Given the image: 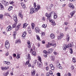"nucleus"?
<instances>
[{
    "instance_id": "obj_1",
    "label": "nucleus",
    "mask_w": 76,
    "mask_h": 76,
    "mask_svg": "<svg viewBox=\"0 0 76 76\" xmlns=\"http://www.w3.org/2000/svg\"><path fill=\"white\" fill-rule=\"evenodd\" d=\"M41 7L39 5L37 6V8H31L30 9V13L31 14H33V13H35L37 12L38 10H39Z\"/></svg>"
},
{
    "instance_id": "obj_2",
    "label": "nucleus",
    "mask_w": 76,
    "mask_h": 76,
    "mask_svg": "<svg viewBox=\"0 0 76 76\" xmlns=\"http://www.w3.org/2000/svg\"><path fill=\"white\" fill-rule=\"evenodd\" d=\"M54 41L53 40L52 42H51L50 43V42H48V44L46 45V48H50L51 45H53V44H54Z\"/></svg>"
},
{
    "instance_id": "obj_3",
    "label": "nucleus",
    "mask_w": 76,
    "mask_h": 76,
    "mask_svg": "<svg viewBox=\"0 0 76 76\" xmlns=\"http://www.w3.org/2000/svg\"><path fill=\"white\" fill-rule=\"evenodd\" d=\"M52 15H53V14L52 13V12H51L49 13V15L48 13L45 14V15L46 17H48L47 19H51V16H52Z\"/></svg>"
},
{
    "instance_id": "obj_4",
    "label": "nucleus",
    "mask_w": 76,
    "mask_h": 76,
    "mask_svg": "<svg viewBox=\"0 0 76 76\" xmlns=\"http://www.w3.org/2000/svg\"><path fill=\"white\" fill-rule=\"evenodd\" d=\"M5 47L7 49H9L10 47V43L8 41H6L5 43Z\"/></svg>"
},
{
    "instance_id": "obj_5",
    "label": "nucleus",
    "mask_w": 76,
    "mask_h": 76,
    "mask_svg": "<svg viewBox=\"0 0 76 76\" xmlns=\"http://www.w3.org/2000/svg\"><path fill=\"white\" fill-rule=\"evenodd\" d=\"M28 60L26 63V66L28 65V64L29 63V60H31V56H30V54H28Z\"/></svg>"
},
{
    "instance_id": "obj_6",
    "label": "nucleus",
    "mask_w": 76,
    "mask_h": 76,
    "mask_svg": "<svg viewBox=\"0 0 76 76\" xmlns=\"http://www.w3.org/2000/svg\"><path fill=\"white\" fill-rule=\"evenodd\" d=\"M30 52L31 53H32V54L35 56L37 54V53H36V51L35 50H34L33 49H31L30 50Z\"/></svg>"
},
{
    "instance_id": "obj_7",
    "label": "nucleus",
    "mask_w": 76,
    "mask_h": 76,
    "mask_svg": "<svg viewBox=\"0 0 76 76\" xmlns=\"http://www.w3.org/2000/svg\"><path fill=\"white\" fill-rule=\"evenodd\" d=\"M1 3L3 4H4L5 6H7L9 5V3L6 1L3 0L1 1Z\"/></svg>"
},
{
    "instance_id": "obj_8",
    "label": "nucleus",
    "mask_w": 76,
    "mask_h": 76,
    "mask_svg": "<svg viewBox=\"0 0 76 76\" xmlns=\"http://www.w3.org/2000/svg\"><path fill=\"white\" fill-rule=\"evenodd\" d=\"M56 67L58 68H59V69H62V67H61V66L60 64V63L59 62H58L56 64Z\"/></svg>"
},
{
    "instance_id": "obj_9",
    "label": "nucleus",
    "mask_w": 76,
    "mask_h": 76,
    "mask_svg": "<svg viewBox=\"0 0 76 76\" xmlns=\"http://www.w3.org/2000/svg\"><path fill=\"white\" fill-rule=\"evenodd\" d=\"M1 69L2 70H8L9 69V66H5V67H1Z\"/></svg>"
},
{
    "instance_id": "obj_10",
    "label": "nucleus",
    "mask_w": 76,
    "mask_h": 76,
    "mask_svg": "<svg viewBox=\"0 0 76 76\" xmlns=\"http://www.w3.org/2000/svg\"><path fill=\"white\" fill-rule=\"evenodd\" d=\"M12 29V27H11V26H8L6 28V31H10Z\"/></svg>"
},
{
    "instance_id": "obj_11",
    "label": "nucleus",
    "mask_w": 76,
    "mask_h": 76,
    "mask_svg": "<svg viewBox=\"0 0 76 76\" xmlns=\"http://www.w3.org/2000/svg\"><path fill=\"white\" fill-rule=\"evenodd\" d=\"M38 66L39 67H42V62H38Z\"/></svg>"
},
{
    "instance_id": "obj_12",
    "label": "nucleus",
    "mask_w": 76,
    "mask_h": 76,
    "mask_svg": "<svg viewBox=\"0 0 76 76\" xmlns=\"http://www.w3.org/2000/svg\"><path fill=\"white\" fill-rule=\"evenodd\" d=\"M35 31L36 32H37V34L39 33L40 32V30H39V28L38 27H36L35 28Z\"/></svg>"
},
{
    "instance_id": "obj_13",
    "label": "nucleus",
    "mask_w": 76,
    "mask_h": 76,
    "mask_svg": "<svg viewBox=\"0 0 76 76\" xmlns=\"http://www.w3.org/2000/svg\"><path fill=\"white\" fill-rule=\"evenodd\" d=\"M68 47V45L64 44L63 47V49L64 50H66V48Z\"/></svg>"
},
{
    "instance_id": "obj_14",
    "label": "nucleus",
    "mask_w": 76,
    "mask_h": 76,
    "mask_svg": "<svg viewBox=\"0 0 76 76\" xmlns=\"http://www.w3.org/2000/svg\"><path fill=\"white\" fill-rule=\"evenodd\" d=\"M26 35V31H25L23 32V34L22 38L23 39H24L25 38V36Z\"/></svg>"
},
{
    "instance_id": "obj_15",
    "label": "nucleus",
    "mask_w": 76,
    "mask_h": 76,
    "mask_svg": "<svg viewBox=\"0 0 76 76\" xmlns=\"http://www.w3.org/2000/svg\"><path fill=\"white\" fill-rule=\"evenodd\" d=\"M50 37L51 38V39H54V38H55L56 36L55 35V34H54L52 33L50 35Z\"/></svg>"
},
{
    "instance_id": "obj_16",
    "label": "nucleus",
    "mask_w": 76,
    "mask_h": 76,
    "mask_svg": "<svg viewBox=\"0 0 76 76\" xmlns=\"http://www.w3.org/2000/svg\"><path fill=\"white\" fill-rule=\"evenodd\" d=\"M22 12V11L20 10L19 12V13L18 14V16L19 17H20L21 18V19H22V18H23V15L21 13Z\"/></svg>"
},
{
    "instance_id": "obj_17",
    "label": "nucleus",
    "mask_w": 76,
    "mask_h": 76,
    "mask_svg": "<svg viewBox=\"0 0 76 76\" xmlns=\"http://www.w3.org/2000/svg\"><path fill=\"white\" fill-rule=\"evenodd\" d=\"M51 17H50V19H49V21L50 22H51L53 24V25H56V23H55V21L53 20H51Z\"/></svg>"
},
{
    "instance_id": "obj_18",
    "label": "nucleus",
    "mask_w": 76,
    "mask_h": 76,
    "mask_svg": "<svg viewBox=\"0 0 76 76\" xmlns=\"http://www.w3.org/2000/svg\"><path fill=\"white\" fill-rule=\"evenodd\" d=\"M66 39L67 41L69 42V40H70V36H69V34H67L66 35Z\"/></svg>"
},
{
    "instance_id": "obj_19",
    "label": "nucleus",
    "mask_w": 76,
    "mask_h": 76,
    "mask_svg": "<svg viewBox=\"0 0 76 76\" xmlns=\"http://www.w3.org/2000/svg\"><path fill=\"white\" fill-rule=\"evenodd\" d=\"M27 44L28 45V47L29 48H31V42H30V41L29 40L27 41Z\"/></svg>"
},
{
    "instance_id": "obj_20",
    "label": "nucleus",
    "mask_w": 76,
    "mask_h": 76,
    "mask_svg": "<svg viewBox=\"0 0 76 76\" xmlns=\"http://www.w3.org/2000/svg\"><path fill=\"white\" fill-rule=\"evenodd\" d=\"M68 6L69 7H72V9H74L75 8V7H74V5H73V4L71 3H69L68 5Z\"/></svg>"
},
{
    "instance_id": "obj_21",
    "label": "nucleus",
    "mask_w": 76,
    "mask_h": 76,
    "mask_svg": "<svg viewBox=\"0 0 76 76\" xmlns=\"http://www.w3.org/2000/svg\"><path fill=\"white\" fill-rule=\"evenodd\" d=\"M75 11H73L70 13V15H71L72 18L74 14L75 13Z\"/></svg>"
},
{
    "instance_id": "obj_22",
    "label": "nucleus",
    "mask_w": 76,
    "mask_h": 76,
    "mask_svg": "<svg viewBox=\"0 0 76 76\" xmlns=\"http://www.w3.org/2000/svg\"><path fill=\"white\" fill-rule=\"evenodd\" d=\"M74 46V45L73 43H71L70 44H69L68 45V47H73Z\"/></svg>"
},
{
    "instance_id": "obj_23",
    "label": "nucleus",
    "mask_w": 76,
    "mask_h": 76,
    "mask_svg": "<svg viewBox=\"0 0 76 76\" xmlns=\"http://www.w3.org/2000/svg\"><path fill=\"white\" fill-rule=\"evenodd\" d=\"M4 63L5 64H7V65H10V62L9 61H4Z\"/></svg>"
},
{
    "instance_id": "obj_24",
    "label": "nucleus",
    "mask_w": 76,
    "mask_h": 76,
    "mask_svg": "<svg viewBox=\"0 0 76 76\" xmlns=\"http://www.w3.org/2000/svg\"><path fill=\"white\" fill-rule=\"evenodd\" d=\"M0 10H4V6L3 5H2L1 4H0Z\"/></svg>"
},
{
    "instance_id": "obj_25",
    "label": "nucleus",
    "mask_w": 76,
    "mask_h": 76,
    "mask_svg": "<svg viewBox=\"0 0 76 76\" xmlns=\"http://www.w3.org/2000/svg\"><path fill=\"white\" fill-rule=\"evenodd\" d=\"M15 43H16V44H20V43H21L20 40V39L16 40Z\"/></svg>"
},
{
    "instance_id": "obj_26",
    "label": "nucleus",
    "mask_w": 76,
    "mask_h": 76,
    "mask_svg": "<svg viewBox=\"0 0 76 76\" xmlns=\"http://www.w3.org/2000/svg\"><path fill=\"white\" fill-rule=\"evenodd\" d=\"M35 71H32L31 72V75L32 76H34L35 75Z\"/></svg>"
},
{
    "instance_id": "obj_27",
    "label": "nucleus",
    "mask_w": 76,
    "mask_h": 76,
    "mask_svg": "<svg viewBox=\"0 0 76 76\" xmlns=\"http://www.w3.org/2000/svg\"><path fill=\"white\" fill-rule=\"evenodd\" d=\"M31 26H32V29H34V27H35V24L34 23H32L31 24Z\"/></svg>"
},
{
    "instance_id": "obj_28",
    "label": "nucleus",
    "mask_w": 76,
    "mask_h": 76,
    "mask_svg": "<svg viewBox=\"0 0 76 76\" xmlns=\"http://www.w3.org/2000/svg\"><path fill=\"white\" fill-rule=\"evenodd\" d=\"M16 25H17V23L16 22L15 23L12 25L13 28H15L16 26Z\"/></svg>"
},
{
    "instance_id": "obj_29",
    "label": "nucleus",
    "mask_w": 76,
    "mask_h": 76,
    "mask_svg": "<svg viewBox=\"0 0 76 76\" xmlns=\"http://www.w3.org/2000/svg\"><path fill=\"white\" fill-rule=\"evenodd\" d=\"M37 58L38 60H39V62H41V57L39 56H37Z\"/></svg>"
},
{
    "instance_id": "obj_30",
    "label": "nucleus",
    "mask_w": 76,
    "mask_h": 76,
    "mask_svg": "<svg viewBox=\"0 0 76 76\" xmlns=\"http://www.w3.org/2000/svg\"><path fill=\"white\" fill-rule=\"evenodd\" d=\"M13 19L15 22H16L17 21V16H15L13 17Z\"/></svg>"
},
{
    "instance_id": "obj_31",
    "label": "nucleus",
    "mask_w": 76,
    "mask_h": 76,
    "mask_svg": "<svg viewBox=\"0 0 76 76\" xmlns=\"http://www.w3.org/2000/svg\"><path fill=\"white\" fill-rule=\"evenodd\" d=\"M57 14H56V13H54V19H56L57 18Z\"/></svg>"
},
{
    "instance_id": "obj_32",
    "label": "nucleus",
    "mask_w": 76,
    "mask_h": 76,
    "mask_svg": "<svg viewBox=\"0 0 76 76\" xmlns=\"http://www.w3.org/2000/svg\"><path fill=\"white\" fill-rule=\"evenodd\" d=\"M72 61L74 62V63H76V58L75 57H73L72 58Z\"/></svg>"
},
{
    "instance_id": "obj_33",
    "label": "nucleus",
    "mask_w": 76,
    "mask_h": 76,
    "mask_svg": "<svg viewBox=\"0 0 76 76\" xmlns=\"http://www.w3.org/2000/svg\"><path fill=\"white\" fill-rule=\"evenodd\" d=\"M21 6L23 7V8H25V4L24 3H21Z\"/></svg>"
},
{
    "instance_id": "obj_34",
    "label": "nucleus",
    "mask_w": 76,
    "mask_h": 76,
    "mask_svg": "<svg viewBox=\"0 0 76 76\" xmlns=\"http://www.w3.org/2000/svg\"><path fill=\"white\" fill-rule=\"evenodd\" d=\"M27 24L26 23H24L23 24V28H26V26H27Z\"/></svg>"
},
{
    "instance_id": "obj_35",
    "label": "nucleus",
    "mask_w": 76,
    "mask_h": 76,
    "mask_svg": "<svg viewBox=\"0 0 76 76\" xmlns=\"http://www.w3.org/2000/svg\"><path fill=\"white\" fill-rule=\"evenodd\" d=\"M36 36L38 40V41H40V38L39 37V36L38 35H36Z\"/></svg>"
},
{
    "instance_id": "obj_36",
    "label": "nucleus",
    "mask_w": 76,
    "mask_h": 76,
    "mask_svg": "<svg viewBox=\"0 0 76 76\" xmlns=\"http://www.w3.org/2000/svg\"><path fill=\"white\" fill-rule=\"evenodd\" d=\"M50 59H51V60L52 61H54V60H55V59H54V57L53 56H51Z\"/></svg>"
},
{
    "instance_id": "obj_37",
    "label": "nucleus",
    "mask_w": 76,
    "mask_h": 76,
    "mask_svg": "<svg viewBox=\"0 0 76 76\" xmlns=\"http://www.w3.org/2000/svg\"><path fill=\"white\" fill-rule=\"evenodd\" d=\"M46 27H47V24H44L42 25V28H46Z\"/></svg>"
},
{
    "instance_id": "obj_38",
    "label": "nucleus",
    "mask_w": 76,
    "mask_h": 76,
    "mask_svg": "<svg viewBox=\"0 0 76 76\" xmlns=\"http://www.w3.org/2000/svg\"><path fill=\"white\" fill-rule=\"evenodd\" d=\"M3 15L2 14L0 15V19H3Z\"/></svg>"
},
{
    "instance_id": "obj_39",
    "label": "nucleus",
    "mask_w": 76,
    "mask_h": 76,
    "mask_svg": "<svg viewBox=\"0 0 76 76\" xmlns=\"http://www.w3.org/2000/svg\"><path fill=\"white\" fill-rule=\"evenodd\" d=\"M69 50H70V54L73 53V50H72V48H70Z\"/></svg>"
},
{
    "instance_id": "obj_40",
    "label": "nucleus",
    "mask_w": 76,
    "mask_h": 76,
    "mask_svg": "<svg viewBox=\"0 0 76 76\" xmlns=\"http://www.w3.org/2000/svg\"><path fill=\"white\" fill-rule=\"evenodd\" d=\"M5 16H9V17H10V14H9L8 13H6L5 14Z\"/></svg>"
},
{
    "instance_id": "obj_41",
    "label": "nucleus",
    "mask_w": 76,
    "mask_h": 76,
    "mask_svg": "<svg viewBox=\"0 0 76 76\" xmlns=\"http://www.w3.org/2000/svg\"><path fill=\"white\" fill-rule=\"evenodd\" d=\"M48 51L49 53H51V52L53 51V49L51 48H50L49 50Z\"/></svg>"
},
{
    "instance_id": "obj_42",
    "label": "nucleus",
    "mask_w": 76,
    "mask_h": 76,
    "mask_svg": "<svg viewBox=\"0 0 76 76\" xmlns=\"http://www.w3.org/2000/svg\"><path fill=\"white\" fill-rule=\"evenodd\" d=\"M70 68L72 70H74V69H75V67L73 65H72L71 66Z\"/></svg>"
},
{
    "instance_id": "obj_43",
    "label": "nucleus",
    "mask_w": 76,
    "mask_h": 76,
    "mask_svg": "<svg viewBox=\"0 0 76 76\" xmlns=\"http://www.w3.org/2000/svg\"><path fill=\"white\" fill-rule=\"evenodd\" d=\"M20 55L19 53H17V58H20Z\"/></svg>"
},
{
    "instance_id": "obj_44",
    "label": "nucleus",
    "mask_w": 76,
    "mask_h": 76,
    "mask_svg": "<svg viewBox=\"0 0 76 76\" xmlns=\"http://www.w3.org/2000/svg\"><path fill=\"white\" fill-rule=\"evenodd\" d=\"M49 74L51 76H52L53 75V72H52V71L50 70L49 72Z\"/></svg>"
},
{
    "instance_id": "obj_45",
    "label": "nucleus",
    "mask_w": 76,
    "mask_h": 76,
    "mask_svg": "<svg viewBox=\"0 0 76 76\" xmlns=\"http://www.w3.org/2000/svg\"><path fill=\"white\" fill-rule=\"evenodd\" d=\"M56 44H53L52 45H51V46H53L54 48H56Z\"/></svg>"
},
{
    "instance_id": "obj_46",
    "label": "nucleus",
    "mask_w": 76,
    "mask_h": 76,
    "mask_svg": "<svg viewBox=\"0 0 76 76\" xmlns=\"http://www.w3.org/2000/svg\"><path fill=\"white\" fill-rule=\"evenodd\" d=\"M62 38L60 36H59L58 37V40H59V39H61Z\"/></svg>"
},
{
    "instance_id": "obj_47",
    "label": "nucleus",
    "mask_w": 76,
    "mask_h": 76,
    "mask_svg": "<svg viewBox=\"0 0 76 76\" xmlns=\"http://www.w3.org/2000/svg\"><path fill=\"white\" fill-rule=\"evenodd\" d=\"M9 74V72H7L5 74V76H7Z\"/></svg>"
},
{
    "instance_id": "obj_48",
    "label": "nucleus",
    "mask_w": 76,
    "mask_h": 76,
    "mask_svg": "<svg viewBox=\"0 0 76 76\" xmlns=\"http://www.w3.org/2000/svg\"><path fill=\"white\" fill-rule=\"evenodd\" d=\"M14 3V2H13V1H10V4H13Z\"/></svg>"
},
{
    "instance_id": "obj_49",
    "label": "nucleus",
    "mask_w": 76,
    "mask_h": 76,
    "mask_svg": "<svg viewBox=\"0 0 76 76\" xmlns=\"http://www.w3.org/2000/svg\"><path fill=\"white\" fill-rule=\"evenodd\" d=\"M13 33L14 34H13V36H16V32L15 31H14Z\"/></svg>"
},
{
    "instance_id": "obj_50",
    "label": "nucleus",
    "mask_w": 76,
    "mask_h": 76,
    "mask_svg": "<svg viewBox=\"0 0 76 76\" xmlns=\"http://www.w3.org/2000/svg\"><path fill=\"white\" fill-rule=\"evenodd\" d=\"M36 6H37V5H36V3L34 2V7L35 8V7H36Z\"/></svg>"
},
{
    "instance_id": "obj_51",
    "label": "nucleus",
    "mask_w": 76,
    "mask_h": 76,
    "mask_svg": "<svg viewBox=\"0 0 76 76\" xmlns=\"http://www.w3.org/2000/svg\"><path fill=\"white\" fill-rule=\"evenodd\" d=\"M53 54H54V55H57V54L58 53L54 51L53 52Z\"/></svg>"
},
{
    "instance_id": "obj_52",
    "label": "nucleus",
    "mask_w": 76,
    "mask_h": 76,
    "mask_svg": "<svg viewBox=\"0 0 76 76\" xmlns=\"http://www.w3.org/2000/svg\"><path fill=\"white\" fill-rule=\"evenodd\" d=\"M42 37L43 36H44V35H45V33L44 32H42Z\"/></svg>"
},
{
    "instance_id": "obj_53",
    "label": "nucleus",
    "mask_w": 76,
    "mask_h": 76,
    "mask_svg": "<svg viewBox=\"0 0 76 76\" xmlns=\"http://www.w3.org/2000/svg\"><path fill=\"white\" fill-rule=\"evenodd\" d=\"M31 49H32L33 51H35V46H33Z\"/></svg>"
},
{
    "instance_id": "obj_54",
    "label": "nucleus",
    "mask_w": 76,
    "mask_h": 76,
    "mask_svg": "<svg viewBox=\"0 0 76 76\" xmlns=\"http://www.w3.org/2000/svg\"><path fill=\"white\" fill-rule=\"evenodd\" d=\"M68 76H72V74H71V73H70L69 72L68 74Z\"/></svg>"
},
{
    "instance_id": "obj_55",
    "label": "nucleus",
    "mask_w": 76,
    "mask_h": 76,
    "mask_svg": "<svg viewBox=\"0 0 76 76\" xmlns=\"http://www.w3.org/2000/svg\"><path fill=\"white\" fill-rule=\"evenodd\" d=\"M60 35L61 36V37H63L64 36V34H63V33H61L60 34Z\"/></svg>"
},
{
    "instance_id": "obj_56",
    "label": "nucleus",
    "mask_w": 76,
    "mask_h": 76,
    "mask_svg": "<svg viewBox=\"0 0 76 76\" xmlns=\"http://www.w3.org/2000/svg\"><path fill=\"white\" fill-rule=\"evenodd\" d=\"M57 76H61L60 75V73H58L57 74Z\"/></svg>"
},
{
    "instance_id": "obj_57",
    "label": "nucleus",
    "mask_w": 76,
    "mask_h": 76,
    "mask_svg": "<svg viewBox=\"0 0 76 76\" xmlns=\"http://www.w3.org/2000/svg\"><path fill=\"white\" fill-rule=\"evenodd\" d=\"M18 29H19V28L17 27L15 28V31H18Z\"/></svg>"
},
{
    "instance_id": "obj_58",
    "label": "nucleus",
    "mask_w": 76,
    "mask_h": 76,
    "mask_svg": "<svg viewBox=\"0 0 76 76\" xmlns=\"http://www.w3.org/2000/svg\"><path fill=\"white\" fill-rule=\"evenodd\" d=\"M9 58L10 60H12V57L10 56H9Z\"/></svg>"
},
{
    "instance_id": "obj_59",
    "label": "nucleus",
    "mask_w": 76,
    "mask_h": 76,
    "mask_svg": "<svg viewBox=\"0 0 76 76\" xmlns=\"http://www.w3.org/2000/svg\"><path fill=\"white\" fill-rule=\"evenodd\" d=\"M31 31V28L30 27H28V28L27 31Z\"/></svg>"
},
{
    "instance_id": "obj_60",
    "label": "nucleus",
    "mask_w": 76,
    "mask_h": 76,
    "mask_svg": "<svg viewBox=\"0 0 76 76\" xmlns=\"http://www.w3.org/2000/svg\"><path fill=\"white\" fill-rule=\"evenodd\" d=\"M69 29V28L68 27H66L65 28V31H67V29Z\"/></svg>"
},
{
    "instance_id": "obj_61",
    "label": "nucleus",
    "mask_w": 76,
    "mask_h": 76,
    "mask_svg": "<svg viewBox=\"0 0 76 76\" xmlns=\"http://www.w3.org/2000/svg\"><path fill=\"white\" fill-rule=\"evenodd\" d=\"M51 70H54V67L53 66L52 67H51Z\"/></svg>"
},
{
    "instance_id": "obj_62",
    "label": "nucleus",
    "mask_w": 76,
    "mask_h": 76,
    "mask_svg": "<svg viewBox=\"0 0 76 76\" xmlns=\"http://www.w3.org/2000/svg\"><path fill=\"white\" fill-rule=\"evenodd\" d=\"M50 66L51 68L53 66V65L52 64H50Z\"/></svg>"
},
{
    "instance_id": "obj_63",
    "label": "nucleus",
    "mask_w": 76,
    "mask_h": 76,
    "mask_svg": "<svg viewBox=\"0 0 76 76\" xmlns=\"http://www.w3.org/2000/svg\"><path fill=\"white\" fill-rule=\"evenodd\" d=\"M43 53H44V54H46L47 53V51H46V50L43 51Z\"/></svg>"
},
{
    "instance_id": "obj_64",
    "label": "nucleus",
    "mask_w": 76,
    "mask_h": 76,
    "mask_svg": "<svg viewBox=\"0 0 76 76\" xmlns=\"http://www.w3.org/2000/svg\"><path fill=\"white\" fill-rule=\"evenodd\" d=\"M42 44H45V41H44V40H42Z\"/></svg>"
}]
</instances>
